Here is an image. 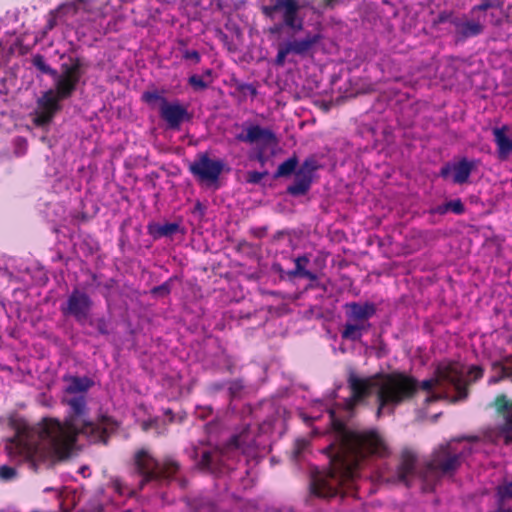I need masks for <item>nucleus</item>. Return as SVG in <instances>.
Returning a JSON list of instances; mask_svg holds the SVG:
<instances>
[{
	"label": "nucleus",
	"instance_id": "1",
	"mask_svg": "<svg viewBox=\"0 0 512 512\" xmlns=\"http://www.w3.org/2000/svg\"><path fill=\"white\" fill-rule=\"evenodd\" d=\"M332 428L333 440L324 449L329 467L315 471L310 482L311 493L321 498L336 496L342 485L358 476L362 462L369 456L385 457L389 453L384 439L374 429L350 430L337 419Z\"/></svg>",
	"mask_w": 512,
	"mask_h": 512
},
{
	"label": "nucleus",
	"instance_id": "2",
	"mask_svg": "<svg viewBox=\"0 0 512 512\" xmlns=\"http://www.w3.org/2000/svg\"><path fill=\"white\" fill-rule=\"evenodd\" d=\"M66 403L69 411L63 423L45 418L37 428L39 440L55 460L70 457L78 435H85L92 443L106 445L119 428L118 422L108 415H100L96 421L88 420L89 409L84 395L74 396Z\"/></svg>",
	"mask_w": 512,
	"mask_h": 512
},
{
	"label": "nucleus",
	"instance_id": "3",
	"mask_svg": "<svg viewBox=\"0 0 512 512\" xmlns=\"http://www.w3.org/2000/svg\"><path fill=\"white\" fill-rule=\"evenodd\" d=\"M347 384L351 395L345 401L346 408L353 410L375 391L378 417L383 410L388 409L393 412L398 405L411 400L417 394L418 388L416 378L403 372L377 373L369 377H359L351 370L347 377Z\"/></svg>",
	"mask_w": 512,
	"mask_h": 512
},
{
	"label": "nucleus",
	"instance_id": "4",
	"mask_svg": "<svg viewBox=\"0 0 512 512\" xmlns=\"http://www.w3.org/2000/svg\"><path fill=\"white\" fill-rule=\"evenodd\" d=\"M133 466L136 474L141 476L139 490L152 481L170 482L176 479L181 470L180 463L172 456H165L157 460L148 449L141 448L133 456Z\"/></svg>",
	"mask_w": 512,
	"mask_h": 512
},
{
	"label": "nucleus",
	"instance_id": "5",
	"mask_svg": "<svg viewBox=\"0 0 512 512\" xmlns=\"http://www.w3.org/2000/svg\"><path fill=\"white\" fill-rule=\"evenodd\" d=\"M473 452L471 446L449 440L439 444L426 462V469L435 474L452 476L461 467L463 461Z\"/></svg>",
	"mask_w": 512,
	"mask_h": 512
},
{
	"label": "nucleus",
	"instance_id": "6",
	"mask_svg": "<svg viewBox=\"0 0 512 512\" xmlns=\"http://www.w3.org/2000/svg\"><path fill=\"white\" fill-rule=\"evenodd\" d=\"M346 322L340 331L343 340L352 342L360 341L364 334L370 331L372 324L370 319L377 312L373 302H348L344 305Z\"/></svg>",
	"mask_w": 512,
	"mask_h": 512
},
{
	"label": "nucleus",
	"instance_id": "7",
	"mask_svg": "<svg viewBox=\"0 0 512 512\" xmlns=\"http://www.w3.org/2000/svg\"><path fill=\"white\" fill-rule=\"evenodd\" d=\"M416 381H418L416 379ZM442 383L450 384L454 387L456 395L451 399L452 403L464 401L468 398V382L464 379L462 367L457 362L440 363L435 369V377L423 380L420 384L417 382V391L421 388L430 392L432 389Z\"/></svg>",
	"mask_w": 512,
	"mask_h": 512
},
{
	"label": "nucleus",
	"instance_id": "8",
	"mask_svg": "<svg viewBox=\"0 0 512 512\" xmlns=\"http://www.w3.org/2000/svg\"><path fill=\"white\" fill-rule=\"evenodd\" d=\"M81 79H71V73L65 71L61 79L54 83V89H49L38 99L39 110L56 115L61 109V101L69 99L75 93Z\"/></svg>",
	"mask_w": 512,
	"mask_h": 512
},
{
	"label": "nucleus",
	"instance_id": "9",
	"mask_svg": "<svg viewBox=\"0 0 512 512\" xmlns=\"http://www.w3.org/2000/svg\"><path fill=\"white\" fill-rule=\"evenodd\" d=\"M321 38L322 36L319 33L309 32L302 39H290L280 43L274 60L275 65L280 67L284 66L289 54H295L302 57L308 55L315 45L320 42Z\"/></svg>",
	"mask_w": 512,
	"mask_h": 512
},
{
	"label": "nucleus",
	"instance_id": "10",
	"mask_svg": "<svg viewBox=\"0 0 512 512\" xmlns=\"http://www.w3.org/2000/svg\"><path fill=\"white\" fill-rule=\"evenodd\" d=\"M32 64L43 74L49 75L53 78L54 83H57L64 75L65 71L71 73V79H81L86 68L84 60L80 57H69L68 63H62L60 66V72L52 68L47 64L45 57L41 54H36L32 57Z\"/></svg>",
	"mask_w": 512,
	"mask_h": 512
},
{
	"label": "nucleus",
	"instance_id": "11",
	"mask_svg": "<svg viewBox=\"0 0 512 512\" xmlns=\"http://www.w3.org/2000/svg\"><path fill=\"white\" fill-rule=\"evenodd\" d=\"M224 166L222 160L211 159L207 152H202L189 165V171L200 182L214 183L218 181Z\"/></svg>",
	"mask_w": 512,
	"mask_h": 512
},
{
	"label": "nucleus",
	"instance_id": "12",
	"mask_svg": "<svg viewBox=\"0 0 512 512\" xmlns=\"http://www.w3.org/2000/svg\"><path fill=\"white\" fill-rule=\"evenodd\" d=\"M92 306L93 301L90 296L86 292L74 288L66 302L61 305L60 310L64 316H71L77 322L82 323L88 318Z\"/></svg>",
	"mask_w": 512,
	"mask_h": 512
},
{
	"label": "nucleus",
	"instance_id": "13",
	"mask_svg": "<svg viewBox=\"0 0 512 512\" xmlns=\"http://www.w3.org/2000/svg\"><path fill=\"white\" fill-rule=\"evenodd\" d=\"M159 115L167 127L175 131L180 130L184 122H189L192 119V114L186 106L179 101L169 102L167 99H163V105L159 107Z\"/></svg>",
	"mask_w": 512,
	"mask_h": 512
},
{
	"label": "nucleus",
	"instance_id": "14",
	"mask_svg": "<svg viewBox=\"0 0 512 512\" xmlns=\"http://www.w3.org/2000/svg\"><path fill=\"white\" fill-rule=\"evenodd\" d=\"M235 139L239 142L247 144H262L268 146L270 144H277L278 139L276 134L266 127H262L258 124H243V131L235 136Z\"/></svg>",
	"mask_w": 512,
	"mask_h": 512
},
{
	"label": "nucleus",
	"instance_id": "15",
	"mask_svg": "<svg viewBox=\"0 0 512 512\" xmlns=\"http://www.w3.org/2000/svg\"><path fill=\"white\" fill-rule=\"evenodd\" d=\"M477 161L462 158L455 163H446L440 169L439 175L447 179L452 174V182L462 185L467 183L471 173L476 169Z\"/></svg>",
	"mask_w": 512,
	"mask_h": 512
},
{
	"label": "nucleus",
	"instance_id": "16",
	"mask_svg": "<svg viewBox=\"0 0 512 512\" xmlns=\"http://www.w3.org/2000/svg\"><path fill=\"white\" fill-rule=\"evenodd\" d=\"M256 448V434L246 425L240 432L233 434L224 444L226 452L240 451L242 454H251Z\"/></svg>",
	"mask_w": 512,
	"mask_h": 512
},
{
	"label": "nucleus",
	"instance_id": "17",
	"mask_svg": "<svg viewBox=\"0 0 512 512\" xmlns=\"http://www.w3.org/2000/svg\"><path fill=\"white\" fill-rule=\"evenodd\" d=\"M417 455L416 453L405 448L401 451L400 462L396 468L397 480L407 487L410 486V479L414 476L416 471Z\"/></svg>",
	"mask_w": 512,
	"mask_h": 512
},
{
	"label": "nucleus",
	"instance_id": "18",
	"mask_svg": "<svg viewBox=\"0 0 512 512\" xmlns=\"http://www.w3.org/2000/svg\"><path fill=\"white\" fill-rule=\"evenodd\" d=\"M300 8L298 0H281L283 24L294 32L301 31L304 27V19L299 15Z\"/></svg>",
	"mask_w": 512,
	"mask_h": 512
},
{
	"label": "nucleus",
	"instance_id": "19",
	"mask_svg": "<svg viewBox=\"0 0 512 512\" xmlns=\"http://www.w3.org/2000/svg\"><path fill=\"white\" fill-rule=\"evenodd\" d=\"M507 132V126L493 129L494 142L497 146V154L500 160H506L512 153V139L507 135Z\"/></svg>",
	"mask_w": 512,
	"mask_h": 512
},
{
	"label": "nucleus",
	"instance_id": "20",
	"mask_svg": "<svg viewBox=\"0 0 512 512\" xmlns=\"http://www.w3.org/2000/svg\"><path fill=\"white\" fill-rule=\"evenodd\" d=\"M453 26L456 28V34L459 39L464 40L467 38L475 37L480 35L484 27L482 24L476 21H461L459 18L453 20Z\"/></svg>",
	"mask_w": 512,
	"mask_h": 512
},
{
	"label": "nucleus",
	"instance_id": "21",
	"mask_svg": "<svg viewBox=\"0 0 512 512\" xmlns=\"http://www.w3.org/2000/svg\"><path fill=\"white\" fill-rule=\"evenodd\" d=\"M38 449L37 445L27 442L22 437H17L12 441L11 453L18 454L25 460H34Z\"/></svg>",
	"mask_w": 512,
	"mask_h": 512
},
{
	"label": "nucleus",
	"instance_id": "22",
	"mask_svg": "<svg viewBox=\"0 0 512 512\" xmlns=\"http://www.w3.org/2000/svg\"><path fill=\"white\" fill-rule=\"evenodd\" d=\"M493 375L488 379L489 385L498 384L503 380L512 379V366H506L501 361L492 363Z\"/></svg>",
	"mask_w": 512,
	"mask_h": 512
},
{
	"label": "nucleus",
	"instance_id": "23",
	"mask_svg": "<svg viewBox=\"0 0 512 512\" xmlns=\"http://www.w3.org/2000/svg\"><path fill=\"white\" fill-rule=\"evenodd\" d=\"M93 385V381L88 377L71 376L66 392L69 394L84 393Z\"/></svg>",
	"mask_w": 512,
	"mask_h": 512
},
{
	"label": "nucleus",
	"instance_id": "24",
	"mask_svg": "<svg viewBox=\"0 0 512 512\" xmlns=\"http://www.w3.org/2000/svg\"><path fill=\"white\" fill-rule=\"evenodd\" d=\"M311 185L310 180L295 176L294 182L287 187L286 192L293 197L303 196L308 193Z\"/></svg>",
	"mask_w": 512,
	"mask_h": 512
},
{
	"label": "nucleus",
	"instance_id": "25",
	"mask_svg": "<svg viewBox=\"0 0 512 512\" xmlns=\"http://www.w3.org/2000/svg\"><path fill=\"white\" fill-rule=\"evenodd\" d=\"M298 166V158L293 155L292 157L286 159L282 162L276 172L274 173V178L288 177L296 172V168Z\"/></svg>",
	"mask_w": 512,
	"mask_h": 512
},
{
	"label": "nucleus",
	"instance_id": "26",
	"mask_svg": "<svg viewBox=\"0 0 512 512\" xmlns=\"http://www.w3.org/2000/svg\"><path fill=\"white\" fill-rule=\"evenodd\" d=\"M110 487L120 497H132L136 494V490L126 484L121 478L115 477L110 481Z\"/></svg>",
	"mask_w": 512,
	"mask_h": 512
},
{
	"label": "nucleus",
	"instance_id": "27",
	"mask_svg": "<svg viewBox=\"0 0 512 512\" xmlns=\"http://www.w3.org/2000/svg\"><path fill=\"white\" fill-rule=\"evenodd\" d=\"M497 433L503 439L505 445L512 444V415L504 416V422L497 427Z\"/></svg>",
	"mask_w": 512,
	"mask_h": 512
},
{
	"label": "nucleus",
	"instance_id": "28",
	"mask_svg": "<svg viewBox=\"0 0 512 512\" xmlns=\"http://www.w3.org/2000/svg\"><path fill=\"white\" fill-rule=\"evenodd\" d=\"M179 230L180 225L178 223H165L163 225L157 226L154 236L169 237L177 233Z\"/></svg>",
	"mask_w": 512,
	"mask_h": 512
},
{
	"label": "nucleus",
	"instance_id": "29",
	"mask_svg": "<svg viewBox=\"0 0 512 512\" xmlns=\"http://www.w3.org/2000/svg\"><path fill=\"white\" fill-rule=\"evenodd\" d=\"M309 257L306 255L299 256L295 259V268L288 272L290 277H298L302 274V272L306 269L307 264L309 263Z\"/></svg>",
	"mask_w": 512,
	"mask_h": 512
},
{
	"label": "nucleus",
	"instance_id": "30",
	"mask_svg": "<svg viewBox=\"0 0 512 512\" xmlns=\"http://www.w3.org/2000/svg\"><path fill=\"white\" fill-rule=\"evenodd\" d=\"M57 12L60 13L61 18L66 16H75L79 11V6L76 2H67L59 5Z\"/></svg>",
	"mask_w": 512,
	"mask_h": 512
},
{
	"label": "nucleus",
	"instance_id": "31",
	"mask_svg": "<svg viewBox=\"0 0 512 512\" xmlns=\"http://www.w3.org/2000/svg\"><path fill=\"white\" fill-rule=\"evenodd\" d=\"M496 411L500 414L512 409V402H510L505 394L496 396L494 400Z\"/></svg>",
	"mask_w": 512,
	"mask_h": 512
},
{
	"label": "nucleus",
	"instance_id": "32",
	"mask_svg": "<svg viewBox=\"0 0 512 512\" xmlns=\"http://www.w3.org/2000/svg\"><path fill=\"white\" fill-rule=\"evenodd\" d=\"M163 99H166L165 97H163L158 90H151V91H145L143 92L142 94V100L149 104V105H153L155 104L157 101L160 102V105H163Z\"/></svg>",
	"mask_w": 512,
	"mask_h": 512
},
{
	"label": "nucleus",
	"instance_id": "33",
	"mask_svg": "<svg viewBox=\"0 0 512 512\" xmlns=\"http://www.w3.org/2000/svg\"><path fill=\"white\" fill-rule=\"evenodd\" d=\"M503 4L502 0H481V3L472 7L471 12L486 11L490 8H499Z\"/></svg>",
	"mask_w": 512,
	"mask_h": 512
},
{
	"label": "nucleus",
	"instance_id": "34",
	"mask_svg": "<svg viewBox=\"0 0 512 512\" xmlns=\"http://www.w3.org/2000/svg\"><path fill=\"white\" fill-rule=\"evenodd\" d=\"M188 84L195 91H203L208 88V83L203 79V76L193 74L188 78Z\"/></svg>",
	"mask_w": 512,
	"mask_h": 512
},
{
	"label": "nucleus",
	"instance_id": "35",
	"mask_svg": "<svg viewBox=\"0 0 512 512\" xmlns=\"http://www.w3.org/2000/svg\"><path fill=\"white\" fill-rule=\"evenodd\" d=\"M171 281H172V279L170 278L169 280L165 281L161 285L153 287L151 289V294L154 296H160V297H165V296L169 295L171 292Z\"/></svg>",
	"mask_w": 512,
	"mask_h": 512
},
{
	"label": "nucleus",
	"instance_id": "36",
	"mask_svg": "<svg viewBox=\"0 0 512 512\" xmlns=\"http://www.w3.org/2000/svg\"><path fill=\"white\" fill-rule=\"evenodd\" d=\"M58 19H61V15L59 12H57V9L51 10L47 15L45 31L53 30L57 25Z\"/></svg>",
	"mask_w": 512,
	"mask_h": 512
},
{
	"label": "nucleus",
	"instance_id": "37",
	"mask_svg": "<svg viewBox=\"0 0 512 512\" xmlns=\"http://www.w3.org/2000/svg\"><path fill=\"white\" fill-rule=\"evenodd\" d=\"M448 211L456 215H462L465 212V206L461 199H455L447 202Z\"/></svg>",
	"mask_w": 512,
	"mask_h": 512
},
{
	"label": "nucleus",
	"instance_id": "38",
	"mask_svg": "<svg viewBox=\"0 0 512 512\" xmlns=\"http://www.w3.org/2000/svg\"><path fill=\"white\" fill-rule=\"evenodd\" d=\"M458 19L457 17H454L452 15V13H449V12H441L437 15L436 18H434L433 20V26H438L440 24H443V23H446V22H449L453 25V20H456Z\"/></svg>",
	"mask_w": 512,
	"mask_h": 512
},
{
	"label": "nucleus",
	"instance_id": "39",
	"mask_svg": "<svg viewBox=\"0 0 512 512\" xmlns=\"http://www.w3.org/2000/svg\"><path fill=\"white\" fill-rule=\"evenodd\" d=\"M268 174L267 171H249L246 175V181L250 184H258Z\"/></svg>",
	"mask_w": 512,
	"mask_h": 512
},
{
	"label": "nucleus",
	"instance_id": "40",
	"mask_svg": "<svg viewBox=\"0 0 512 512\" xmlns=\"http://www.w3.org/2000/svg\"><path fill=\"white\" fill-rule=\"evenodd\" d=\"M301 165L304 169L310 171L313 175L314 172L319 168L318 161L313 156L306 158Z\"/></svg>",
	"mask_w": 512,
	"mask_h": 512
},
{
	"label": "nucleus",
	"instance_id": "41",
	"mask_svg": "<svg viewBox=\"0 0 512 512\" xmlns=\"http://www.w3.org/2000/svg\"><path fill=\"white\" fill-rule=\"evenodd\" d=\"M16 475V470L13 467L3 465L0 467V479L10 480Z\"/></svg>",
	"mask_w": 512,
	"mask_h": 512
},
{
	"label": "nucleus",
	"instance_id": "42",
	"mask_svg": "<svg viewBox=\"0 0 512 512\" xmlns=\"http://www.w3.org/2000/svg\"><path fill=\"white\" fill-rule=\"evenodd\" d=\"M53 118H54V115L39 110V112L36 116V119H35V123L37 125H46V124L50 123Z\"/></svg>",
	"mask_w": 512,
	"mask_h": 512
},
{
	"label": "nucleus",
	"instance_id": "43",
	"mask_svg": "<svg viewBox=\"0 0 512 512\" xmlns=\"http://www.w3.org/2000/svg\"><path fill=\"white\" fill-rule=\"evenodd\" d=\"M468 375L472 377L474 382L481 379L484 375V369L478 365H472L468 370Z\"/></svg>",
	"mask_w": 512,
	"mask_h": 512
},
{
	"label": "nucleus",
	"instance_id": "44",
	"mask_svg": "<svg viewBox=\"0 0 512 512\" xmlns=\"http://www.w3.org/2000/svg\"><path fill=\"white\" fill-rule=\"evenodd\" d=\"M242 388H243V385L238 380H234V381L229 382L228 391H229L230 397L231 398L236 397L240 393Z\"/></svg>",
	"mask_w": 512,
	"mask_h": 512
},
{
	"label": "nucleus",
	"instance_id": "45",
	"mask_svg": "<svg viewBox=\"0 0 512 512\" xmlns=\"http://www.w3.org/2000/svg\"><path fill=\"white\" fill-rule=\"evenodd\" d=\"M183 58L185 60H191L193 61L194 63L198 64L201 60V56L199 54V52L197 50H189V49H186L183 51Z\"/></svg>",
	"mask_w": 512,
	"mask_h": 512
},
{
	"label": "nucleus",
	"instance_id": "46",
	"mask_svg": "<svg viewBox=\"0 0 512 512\" xmlns=\"http://www.w3.org/2000/svg\"><path fill=\"white\" fill-rule=\"evenodd\" d=\"M281 9V0H276L275 4L274 5H271V6H264L262 8V12L265 16L267 17H272V15L275 13V12H278L280 11Z\"/></svg>",
	"mask_w": 512,
	"mask_h": 512
},
{
	"label": "nucleus",
	"instance_id": "47",
	"mask_svg": "<svg viewBox=\"0 0 512 512\" xmlns=\"http://www.w3.org/2000/svg\"><path fill=\"white\" fill-rule=\"evenodd\" d=\"M212 461H213L212 453L210 451H204L201 455L199 464L203 468H210V466L212 465Z\"/></svg>",
	"mask_w": 512,
	"mask_h": 512
},
{
	"label": "nucleus",
	"instance_id": "48",
	"mask_svg": "<svg viewBox=\"0 0 512 512\" xmlns=\"http://www.w3.org/2000/svg\"><path fill=\"white\" fill-rule=\"evenodd\" d=\"M95 325H96V328L98 330V332L102 335H108L109 334V331H108V324H107V321L105 318H98L96 321H95Z\"/></svg>",
	"mask_w": 512,
	"mask_h": 512
},
{
	"label": "nucleus",
	"instance_id": "49",
	"mask_svg": "<svg viewBox=\"0 0 512 512\" xmlns=\"http://www.w3.org/2000/svg\"><path fill=\"white\" fill-rule=\"evenodd\" d=\"M250 234L255 238L261 239L266 236L267 227H253L250 229Z\"/></svg>",
	"mask_w": 512,
	"mask_h": 512
},
{
	"label": "nucleus",
	"instance_id": "50",
	"mask_svg": "<svg viewBox=\"0 0 512 512\" xmlns=\"http://www.w3.org/2000/svg\"><path fill=\"white\" fill-rule=\"evenodd\" d=\"M451 440H456L458 444H461L462 441L475 443V442L480 441V437L477 435H467V436L455 437V438H452Z\"/></svg>",
	"mask_w": 512,
	"mask_h": 512
},
{
	"label": "nucleus",
	"instance_id": "51",
	"mask_svg": "<svg viewBox=\"0 0 512 512\" xmlns=\"http://www.w3.org/2000/svg\"><path fill=\"white\" fill-rule=\"evenodd\" d=\"M295 176L303 177L310 180V182L313 181V174L310 171L304 169L302 165H300V167L296 170Z\"/></svg>",
	"mask_w": 512,
	"mask_h": 512
},
{
	"label": "nucleus",
	"instance_id": "52",
	"mask_svg": "<svg viewBox=\"0 0 512 512\" xmlns=\"http://www.w3.org/2000/svg\"><path fill=\"white\" fill-rule=\"evenodd\" d=\"M448 205L447 202L441 205H438L430 210L431 214L445 215L448 213Z\"/></svg>",
	"mask_w": 512,
	"mask_h": 512
},
{
	"label": "nucleus",
	"instance_id": "53",
	"mask_svg": "<svg viewBox=\"0 0 512 512\" xmlns=\"http://www.w3.org/2000/svg\"><path fill=\"white\" fill-rule=\"evenodd\" d=\"M254 160L259 162L262 166L267 162V156L262 149L258 150L254 156Z\"/></svg>",
	"mask_w": 512,
	"mask_h": 512
},
{
	"label": "nucleus",
	"instance_id": "54",
	"mask_svg": "<svg viewBox=\"0 0 512 512\" xmlns=\"http://www.w3.org/2000/svg\"><path fill=\"white\" fill-rule=\"evenodd\" d=\"M443 398H445L444 395L433 393V394H431V395L426 397L425 404L429 405V404L437 402V401H439V400H441Z\"/></svg>",
	"mask_w": 512,
	"mask_h": 512
},
{
	"label": "nucleus",
	"instance_id": "55",
	"mask_svg": "<svg viewBox=\"0 0 512 512\" xmlns=\"http://www.w3.org/2000/svg\"><path fill=\"white\" fill-rule=\"evenodd\" d=\"M299 277L309 279L310 281H316L318 278L314 272H311L307 269H305Z\"/></svg>",
	"mask_w": 512,
	"mask_h": 512
},
{
	"label": "nucleus",
	"instance_id": "56",
	"mask_svg": "<svg viewBox=\"0 0 512 512\" xmlns=\"http://www.w3.org/2000/svg\"><path fill=\"white\" fill-rule=\"evenodd\" d=\"M224 387H225V383H223V382H214V383L210 384L209 388H210V390L212 392H218V391L223 390Z\"/></svg>",
	"mask_w": 512,
	"mask_h": 512
},
{
	"label": "nucleus",
	"instance_id": "57",
	"mask_svg": "<svg viewBox=\"0 0 512 512\" xmlns=\"http://www.w3.org/2000/svg\"><path fill=\"white\" fill-rule=\"evenodd\" d=\"M283 26H285L283 23L275 24L274 26L269 28V33L279 34L282 31Z\"/></svg>",
	"mask_w": 512,
	"mask_h": 512
},
{
	"label": "nucleus",
	"instance_id": "58",
	"mask_svg": "<svg viewBox=\"0 0 512 512\" xmlns=\"http://www.w3.org/2000/svg\"><path fill=\"white\" fill-rule=\"evenodd\" d=\"M244 89H246L247 91H249V93L252 95V96H255L257 94V90L256 88L252 85V84H246L244 86Z\"/></svg>",
	"mask_w": 512,
	"mask_h": 512
},
{
	"label": "nucleus",
	"instance_id": "59",
	"mask_svg": "<svg viewBox=\"0 0 512 512\" xmlns=\"http://www.w3.org/2000/svg\"><path fill=\"white\" fill-rule=\"evenodd\" d=\"M155 421H144L142 423V429L143 431H148L153 425H154Z\"/></svg>",
	"mask_w": 512,
	"mask_h": 512
},
{
	"label": "nucleus",
	"instance_id": "60",
	"mask_svg": "<svg viewBox=\"0 0 512 512\" xmlns=\"http://www.w3.org/2000/svg\"><path fill=\"white\" fill-rule=\"evenodd\" d=\"M505 505H497V509L494 512H512V509H505Z\"/></svg>",
	"mask_w": 512,
	"mask_h": 512
},
{
	"label": "nucleus",
	"instance_id": "61",
	"mask_svg": "<svg viewBox=\"0 0 512 512\" xmlns=\"http://www.w3.org/2000/svg\"><path fill=\"white\" fill-rule=\"evenodd\" d=\"M195 211H199L203 214L204 212V208L202 206V204L200 202H197L196 205H195Z\"/></svg>",
	"mask_w": 512,
	"mask_h": 512
},
{
	"label": "nucleus",
	"instance_id": "62",
	"mask_svg": "<svg viewBox=\"0 0 512 512\" xmlns=\"http://www.w3.org/2000/svg\"><path fill=\"white\" fill-rule=\"evenodd\" d=\"M212 69H206L204 72H203V77H211L212 76Z\"/></svg>",
	"mask_w": 512,
	"mask_h": 512
},
{
	"label": "nucleus",
	"instance_id": "63",
	"mask_svg": "<svg viewBox=\"0 0 512 512\" xmlns=\"http://www.w3.org/2000/svg\"><path fill=\"white\" fill-rule=\"evenodd\" d=\"M327 6H334L337 0H323Z\"/></svg>",
	"mask_w": 512,
	"mask_h": 512
},
{
	"label": "nucleus",
	"instance_id": "64",
	"mask_svg": "<svg viewBox=\"0 0 512 512\" xmlns=\"http://www.w3.org/2000/svg\"><path fill=\"white\" fill-rule=\"evenodd\" d=\"M165 414L170 416V421H173V412L171 409H167Z\"/></svg>",
	"mask_w": 512,
	"mask_h": 512
}]
</instances>
